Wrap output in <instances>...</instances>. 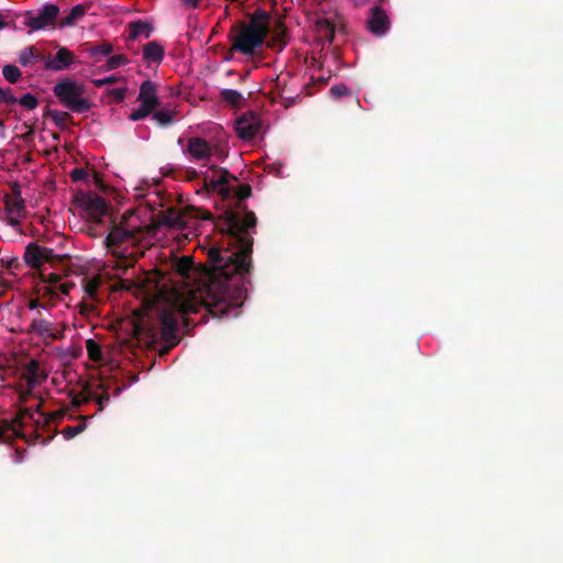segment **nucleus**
I'll return each instance as SVG.
<instances>
[{"label": "nucleus", "instance_id": "obj_1", "mask_svg": "<svg viewBox=\"0 0 563 563\" xmlns=\"http://www.w3.org/2000/svg\"><path fill=\"white\" fill-rule=\"evenodd\" d=\"M257 223L253 211L243 214L228 210L223 213L222 223H216L225 236L227 243L210 247L205 282L197 289L201 306L214 317L238 316V309L243 305L250 283L253 254V233Z\"/></svg>", "mask_w": 563, "mask_h": 563}, {"label": "nucleus", "instance_id": "obj_2", "mask_svg": "<svg viewBox=\"0 0 563 563\" xmlns=\"http://www.w3.org/2000/svg\"><path fill=\"white\" fill-rule=\"evenodd\" d=\"M271 20V15L265 10H255L247 23L233 29L236 33L230 36L231 51L250 57L254 56L269 35Z\"/></svg>", "mask_w": 563, "mask_h": 563}, {"label": "nucleus", "instance_id": "obj_3", "mask_svg": "<svg viewBox=\"0 0 563 563\" xmlns=\"http://www.w3.org/2000/svg\"><path fill=\"white\" fill-rule=\"evenodd\" d=\"M41 424L42 421L34 418L32 408H20L12 421H3L0 423V439L3 442L23 439L27 443L33 444L42 438L37 432Z\"/></svg>", "mask_w": 563, "mask_h": 563}, {"label": "nucleus", "instance_id": "obj_4", "mask_svg": "<svg viewBox=\"0 0 563 563\" xmlns=\"http://www.w3.org/2000/svg\"><path fill=\"white\" fill-rule=\"evenodd\" d=\"M178 321L173 312L163 310L158 314L157 325L148 324L144 321L137 324V330L143 332L152 342L162 341L166 346L162 350L167 353L178 344L177 332Z\"/></svg>", "mask_w": 563, "mask_h": 563}, {"label": "nucleus", "instance_id": "obj_5", "mask_svg": "<svg viewBox=\"0 0 563 563\" xmlns=\"http://www.w3.org/2000/svg\"><path fill=\"white\" fill-rule=\"evenodd\" d=\"M53 92L59 102L76 113H84L90 110L91 103L84 97L85 89L82 85L69 78L57 82Z\"/></svg>", "mask_w": 563, "mask_h": 563}, {"label": "nucleus", "instance_id": "obj_6", "mask_svg": "<svg viewBox=\"0 0 563 563\" xmlns=\"http://www.w3.org/2000/svg\"><path fill=\"white\" fill-rule=\"evenodd\" d=\"M230 179L236 180L227 169L216 165L210 166L203 174V186L209 191H218L224 197L231 195V188L228 186Z\"/></svg>", "mask_w": 563, "mask_h": 563}, {"label": "nucleus", "instance_id": "obj_7", "mask_svg": "<svg viewBox=\"0 0 563 563\" xmlns=\"http://www.w3.org/2000/svg\"><path fill=\"white\" fill-rule=\"evenodd\" d=\"M90 387L98 405V411H102L110 401V394L118 396L126 387V384L120 383L115 377H108L90 384Z\"/></svg>", "mask_w": 563, "mask_h": 563}, {"label": "nucleus", "instance_id": "obj_8", "mask_svg": "<svg viewBox=\"0 0 563 563\" xmlns=\"http://www.w3.org/2000/svg\"><path fill=\"white\" fill-rule=\"evenodd\" d=\"M23 24L31 31H40L46 27H54L59 15V8L56 4H45L43 9L34 15L32 11L24 12Z\"/></svg>", "mask_w": 563, "mask_h": 563}, {"label": "nucleus", "instance_id": "obj_9", "mask_svg": "<svg viewBox=\"0 0 563 563\" xmlns=\"http://www.w3.org/2000/svg\"><path fill=\"white\" fill-rule=\"evenodd\" d=\"M76 203L81 208L87 217L96 222H101V219L108 212V205L101 196L91 192H81L76 196Z\"/></svg>", "mask_w": 563, "mask_h": 563}, {"label": "nucleus", "instance_id": "obj_10", "mask_svg": "<svg viewBox=\"0 0 563 563\" xmlns=\"http://www.w3.org/2000/svg\"><path fill=\"white\" fill-rule=\"evenodd\" d=\"M137 240V231L128 230L121 225H113L104 240L108 249L112 250L113 255H118V250L125 243H134Z\"/></svg>", "mask_w": 563, "mask_h": 563}, {"label": "nucleus", "instance_id": "obj_11", "mask_svg": "<svg viewBox=\"0 0 563 563\" xmlns=\"http://www.w3.org/2000/svg\"><path fill=\"white\" fill-rule=\"evenodd\" d=\"M261 129V121L258 117L251 112L249 114H243L239 119H236L234 124V130L239 137L244 141L253 140Z\"/></svg>", "mask_w": 563, "mask_h": 563}, {"label": "nucleus", "instance_id": "obj_12", "mask_svg": "<svg viewBox=\"0 0 563 563\" xmlns=\"http://www.w3.org/2000/svg\"><path fill=\"white\" fill-rule=\"evenodd\" d=\"M367 27L376 36H382L387 33L390 27V21L382 7L375 5L371 9Z\"/></svg>", "mask_w": 563, "mask_h": 563}, {"label": "nucleus", "instance_id": "obj_13", "mask_svg": "<svg viewBox=\"0 0 563 563\" xmlns=\"http://www.w3.org/2000/svg\"><path fill=\"white\" fill-rule=\"evenodd\" d=\"M27 332L34 333L44 340H59L63 338V333L56 331L54 324L46 319H33Z\"/></svg>", "mask_w": 563, "mask_h": 563}, {"label": "nucleus", "instance_id": "obj_14", "mask_svg": "<svg viewBox=\"0 0 563 563\" xmlns=\"http://www.w3.org/2000/svg\"><path fill=\"white\" fill-rule=\"evenodd\" d=\"M186 153L195 161H206L211 157L212 147L202 137H190L187 141Z\"/></svg>", "mask_w": 563, "mask_h": 563}, {"label": "nucleus", "instance_id": "obj_15", "mask_svg": "<svg viewBox=\"0 0 563 563\" xmlns=\"http://www.w3.org/2000/svg\"><path fill=\"white\" fill-rule=\"evenodd\" d=\"M75 62V55L66 47H59L53 58L45 62V68L60 71L68 68Z\"/></svg>", "mask_w": 563, "mask_h": 563}, {"label": "nucleus", "instance_id": "obj_16", "mask_svg": "<svg viewBox=\"0 0 563 563\" xmlns=\"http://www.w3.org/2000/svg\"><path fill=\"white\" fill-rule=\"evenodd\" d=\"M269 34L267 46L282 51L287 44V30L279 20L275 22L274 26L271 25Z\"/></svg>", "mask_w": 563, "mask_h": 563}, {"label": "nucleus", "instance_id": "obj_17", "mask_svg": "<svg viewBox=\"0 0 563 563\" xmlns=\"http://www.w3.org/2000/svg\"><path fill=\"white\" fill-rule=\"evenodd\" d=\"M137 100L154 108L159 106L156 85L151 80H145L140 87Z\"/></svg>", "mask_w": 563, "mask_h": 563}, {"label": "nucleus", "instance_id": "obj_18", "mask_svg": "<svg viewBox=\"0 0 563 563\" xmlns=\"http://www.w3.org/2000/svg\"><path fill=\"white\" fill-rule=\"evenodd\" d=\"M4 208L8 214H15L16 217H24L25 201L21 197L20 191H15L4 197Z\"/></svg>", "mask_w": 563, "mask_h": 563}, {"label": "nucleus", "instance_id": "obj_19", "mask_svg": "<svg viewBox=\"0 0 563 563\" xmlns=\"http://www.w3.org/2000/svg\"><path fill=\"white\" fill-rule=\"evenodd\" d=\"M24 261L32 268L40 271L42 265L44 264L42 246L36 243H30L25 247Z\"/></svg>", "mask_w": 563, "mask_h": 563}, {"label": "nucleus", "instance_id": "obj_20", "mask_svg": "<svg viewBox=\"0 0 563 563\" xmlns=\"http://www.w3.org/2000/svg\"><path fill=\"white\" fill-rule=\"evenodd\" d=\"M164 55V47L156 41H151L143 46V59L147 63L159 64Z\"/></svg>", "mask_w": 563, "mask_h": 563}, {"label": "nucleus", "instance_id": "obj_21", "mask_svg": "<svg viewBox=\"0 0 563 563\" xmlns=\"http://www.w3.org/2000/svg\"><path fill=\"white\" fill-rule=\"evenodd\" d=\"M158 224L172 229H183L186 223L184 217L178 211L168 209L161 214Z\"/></svg>", "mask_w": 563, "mask_h": 563}, {"label": "nucleus", "instance_id": "obj_22", "mask_svg": "<svg viewBox=\"0 0 563 563\" xmlns=\"http://www.w3.org/2000/svg\"><path fill=\"white\" fill-rule=\"evenodd\" d=\"M314 26L317 34L321 38L330 43L334 40L335 26L330 20L325 18H319L317 19Z\"/></svg>", "mask_w": 563, "mask_h": 563}, {"label": "nucleus", "instance_id": "obj_23", "mask_svg": "<svg viewBox=\"0 0 563 563\" xmlns=\"http://www.w3.org/2000/svg\"><path fill=\"white\" fill-rule=\"evenodd\" d=\"M129 38L136 40L139 36L144 35L145 38H148L153 33V26L145 21H134L129 24Z\"/></svg>", "mask_w": 563, "mask_h": 563}, {"label": "nucleus", "instance_id": "obj_24", "mask_svg": "<svg viewBox=\"0 0 563 563\" xmlns=\"http://www.w3.org/2000/svg\"><path fill=\"white\" fill-rule=\"evenodd\" d=\"M40 277H41L42 283L46 284V286H44V288H43V291L45 294L55 295L56 287L58 286V284L62 280L60 275L57 273L45 274V273L41 272Z\"/></svg>", "mask_w": 563, "mask_h": 563}, {"label": "nucleus", "instance_id": "obj_25", "mask_svg": "<svg viewBox=\"0 0 563 563\" xmlns=\"http://www.w3.org/2000/svg\"><path fill=\"white\" fill-rule=\"evenodd\" d=\"M44 115L49 117L55 123V125L62 130L65 129L73 119L68 112L52 110L49 108H47Z\"/></svg>", "mask_w": 563, "mask_h": 563}, {"label": "nucleus", "instance_id": "obj_26", "mask_svg": "<svg viewBox=\"0 0 563 563\" xmlns=\"http://www.w3.org/2000/svg\"><path fill=\"white\" fill-rule=\"evenodd\" d=\"M85 13H86V7L84 4L75 5L66 16L62 18V20L59 22V26L64 27V26H69V25L75 24V22L77 20H79L80 18H82L85 15Z\"/></svg>", "mask_w": 563, "mask_h": 563}, {"label": "nucleus", "instance_id": "obj_27", "mask_svg": "<svg viewBox=\"0 0 563 563\" xmlns=\"http://www.w3.org/2000/svg\"><path fill=\"white\" fill-rule=\"evenodd\" d=\"M42 253L44 263H49L53 266L56 264L64 265L66 262L70 261V257L68 255L55 254L53 249H48L45 246H42Z\"/></svg>", "mask_w": 563, "mask_h": 563}, {"label": "nucleus", "instance_id": "obj_28", "mask_svg": "<svg viewBox=\"0 0 563 563\" xmlns=\"http://www.w3.org/2000/svg\"><path fill=\"white\" fill-rule=\"evenodd\" d=\"M95 62H99L100 57L108 56L113 52V46L109 42H102L97 45H92L87 49Z\"/></svg>", "mask_w": 563, "mask_h": 563}, {"label": "nucleus", "instance_id": "obj_29", "mask_svg": "<svg viewBox=\"0 0 563 563\" xmlns=\"http://www.w3.org/2000/svg\"><path fill=\"white\" fill-rule=\"evenodd\" d=\"M40 59H42V56L38 53H36L34 46L25 47L23 51H21L19 56V62L22 66L33 65Z\"/></svg>", "mask_w": 563, "mask_h": 563}, {"label": "nucleus", "instance_id": "obj_30", "mask_svg": "<svg viewBox=\"0 0 563 563\" xmlns=\"http://www.w3.org/2000/svg\"><path fill=\"white\" fill-rule=\"evenodd\" d=\"M192 268L194 260L190 256H183L178 258L174 264L175 272L183 277H188Z\"/></svg>", "mask_w": 563, "mask_h": 563}, {"label": "nucleus", "instance_id": "obj_31", "mask_svg": "<svg viewBox=\"0 0 563 563\" xmlns=\"http://www.w3.org/2000/svg\"><path fill=\"white\" fill-rule=\"evenodd\" d=\"M220 98L222 101L227 102L232 107H239L243 101V96L241 92L234 89H223L220 92Z\"/></svg>", "mask_w": 563, "mask_h": 563}, {"label": "nucleus", "instance_id": "obj_32", "mask_svg": "<svg viewBox=\"0 0 563 563\" xmlns=\"http://www.w3.org/2000/svg\"><path fill=\"white\" fill-rule=\"evenodd\" d=\"M86 349L88 356L93 362H100L103 360V353L101 345L96 342L93 339H88L86 341Z\"/></svg>", "mask_w": 563, "mask_h": 563}, {"label": "nucleus", "instance_id": "obj_33", "mask_svg": "<svg viewBox=\"0 0 563 563\" xmlns=\"http://www.w3.org/2000/svg\"><path fill=\"white\" fill-rule=\"evenodd\" d=\"M82 421H80L76 426H67L62 430V434L66 440H70L81 433L86 429V419L91 418L90 416L80 417Z\"/></svg>", "mask_w": 563, "mask_h": 563}, {"label": "nucleus", "instance_id": "obj_34", "mask_svg": "<svg viewBox=\"0 0 563 563\" xmlns=\"http://www.w3.org/2000/svg\"><path fill=\"white\" fill-rule=\"evenodd\" d=\"M92 393L93 391H92L90 385H87L80 394H76L71 398V405L76 408H79L80 406H82L91 400H95Z\"/></svg>", "mask_w": 563, "mask_h": 563}, {"label": "nucleus", "instance_id": "obj_35", "mask_svg": "<svg viewBox=\"0 0 563 563\" xmlns=\"http://www.w3.org/2000/svg\"><path fill=\"white\" fill-rule=\"evenodd\" d=\"M38 363L36 361H31L30 364L26 367V383L27 387H30V390L33 389L37 384H40L38 380Z\"/></svg>", "mask_w": 563, "mask_h": 563}, {"label": "nucleus", "instance_id": "obj_36", "mask_svg": "<svg viewBox=\"0 0 563 563\" xmlns=\"http://www.w3.org/2000/svg\"><path fill=\"white\" fill-rule=\"evenodd\" d=\"M154 109H155L154 107L146 104L144 102H141V106L137 109L133 110L129 114V119L131 121L142 120V119L146 118L147 115H150L151 113H153Z\"/></svg>", "mask_w": 563, "mask_h": 563}, {"label": "nucleus", "instance_id": "obj_37", "mask_svg": "<svg viewBox=\"0 0 563 563\" xmlns=\"http://www.w3.org/2000/svg\"><path fill=\"white\" fill-rule=\"evenodd\" d=\"M128 57L124 54H118L109 57L102 66L103 70H112L128 64Z\"/></svg>", "mask_w": 563, "mask_h": 563}, {"label": "nucleus", "instance_id": "obj_38", "mask_svg": "<svg viewBox=\"0 0 563 563\" xmlns=\"http://www.w3.org/2000/svg\"><path fill=\"white\" fill-rule=\"evenodd\" d=\"M2 75L11 84H15L22 76L20 69L14 65H5L2 68Z\"/></svg>", "mask_w": 563, "mask_h": 563}, {"label": "nucleus", "instance_id": "obj_39", "mask_svg": "<svg viewBox=\"0 0 563 563\" xmlns=\"http://www.w3.org/2000/svg\"><path fill=\"white\" fill-rule=\"evenodd\" d=\"M174 114L173 111H165V110H158L153 111V118L157 121V123L162 126L169 125L174 121Z\"/></svg>", "mask_w": 563, "mask_h": 563}, {"label": "nucleus", "instance_id": "obj_40", "mask_svg": "<svg viewBox=\"0 0 563 563\" xmlns=\"http://www.w3.org/2000/svg\"><path fill=\"white\" fill-rule=\"evenodd\" d=\"M16 103H19L20 106H22L29 110H33L37 107L38 100L35 96H33L31 93H25L21 98L18 99Z\"/></svg>", "mask_w": 563, "mask_h": 563}, {"label": "nucleus", "instance_id": "obj_41", "mask_svg": "<svg viewBox=\"0 0 563 563\" xmlns=\"http://www.w3.org/2000/svg\"><path fill=\"white\" fill-rule=\"evenodd\" d=\"M330 95L333 97V98H341V97H344V96H350L352 95V91L351 89L344 85V84H339V85H334L330 88Z\"/></svg>", "mask_w": 563, "mask_h": 563}, {"label": "nucleus", "instance_id": "obj_42", "mask_svg": "<svg viewBox=\"0 0 563 563\" xmlns=\"http://www.w3.org/2000/svg\"><path fill=\"white\" fill-rule=\"evenodd\" d=\"M99 285L100 283L98 278L87 279L84 286L85 292L91 298L96 297L99 289Z\"/></svg>", "mask_w": 563, "mask_h": 563}, {"label": "nucleus", "instance_id": "obj_43", "mask_svg": "<svg viewBox=\"0 0 563 563\" xmlns=\"http://www.w3.org/2000/svg\"><path fill=\"white\" fill-rule=\"evenodd\" d=\"M18 101V98L14 97L12 93V90L10 88L3 89L0 88V102L7 103V104H15Z\"/></svg>", "mask_w": 563, "mask_h": 563}, {"label": "nucleus", "instance_id": "obj_44", "mask_svg": "<svg viewBox=\"0 0 563 563\" xmlns=\"http://www.w3.org/2000/svg\"><path fill=\"white\" fill-rule=\"evenodd\" d=\"M128 88H114L109 90V96H111L117 102H122L126 96Z\"/></svg>", "mask_w": 563, "mask_h": 563}, {"label": "nucleus", "instance_id": "obj_45", "mask_svg": "<svg viewBox=\"0 0 563 563\" xmlns=\"http://www.w3.org/2000/svg\"><path fill=\"white\" fill-rule=\"evenodd\" d=\"M252 194V188L250 185H240L239 188H238V191H236V196L239 198V200H244L246 198H249Z\"/></svg>", "mask_w": 563, "mask_h": 563}, {"label": "nucleus", "instance_id": "obj_46", "mask_svg": "<svg viewBox=\"0 0 563 563\" xmlns=\"http://www.w3.org/2000/svg\"><path fill=\"white\" fill-rule=\"evenodd\" d=\"M119 80V77H115V76H109V77H104V78H101V79H93L92 80V84L96 86V87H102V86H106V85H111V84H114Z\"/></svg>", "mask_w": 563, "mask_h": 563}, {"label": "nucleus", "instance_id": "obj_47", "mask_svg": "<svg viewBox=\"0 0 563 563\" xmlns=\"http://www.w3.org/2000/svg\"><path fill=\"white\" fill-rule=\"evenodd\" d=\"M88 176V173L84 168H74L70 173V177L73 181H80L86 179Z\"/></svg>", "mask_w": 563, "mask_h": 563}, {"label": "nucleus", "instance_id": "obj_48", "mask_svg": "<svg viewBox=\"0 0 563 563\" xmlns=\"http://www.w3.org/2000/svg\"><path fill=\"white\" fill-rule=\"evenodd\" d=\"M75 284L71 282L59 283L56 287L63 295H68L70 289L74 288Z\"/></svg>", "mask_w": 563, "mask_h": 563}, {"label": "nucleus", "instance_id": "obj_49", "mask_svg": "<svg viewBox=\"0 0 563 563\" xmlns=\"http://www.w3.org/2000/svg\"><path fill=\"white\" fill-rule=\"evenodd\" d=\"M20 218L21 217H16L15 214H8L5 222L10 227H16L20 224Z\"/></svg>", "mask_w": 563, "mask_h": 563}, {"label": "nucleus", "instance_id": "obj_50", "mask_svg": "<svg viewBox=\"0 0 563 563\" xmlns=\"http://www.w3.org/2000/svg\"><path fill=\"white\" fill-rule=\"evenodd\" d=\"M32 390H33V389H31V390H30V387H27V390H26V391H24V393H22V394L20 395V400H21L22 402H26V401H27V399H29V397L32 395Z\"/></svg>", "mask_w": 563, "mask_h": 563}, {"label": "nucleus", "instance_id": "obj_51", "mask_svg": "<svg viewBox=\"0 0 563 563\" xmlns=\"http://www.w3.org/2000/svg\"><path fill=\"white\" fill-rule=\"evenodd\" d=\"M185 5L190 8H196L199 4L200 0H180Z\"/></svg>", "mask_w": 563, "mask_h": 563}, {"label": "nucleus", "instance_id": "obj_52", "mask_svg": "<svg viewBox=\"0 0 563 563\" xmlns=\"http://www.w3.org/2000/svg\"><path fill=\"white\" fill-rule=\"evenodd\" d=\"M57 416H58V413L54 412V413H51V415L44 417L43 423L46 424V423L53 422L57 418Z\"/></svg>", "mask_w": 563, "mask_h": 563}, {"label": "nucleus", "instance_id": "obj_53", "mask_svg": "<svg viewBox=\"0 0 563 563\" xmlns=\"http://www.w3.org/2000/svg\"><path fill=\"white\" fill-rule=\"evenodd\" d=\"M27 307H29V309L33 310V309L41 307V303L37 299H32L29 301Z\"/></svg>", "mask_w": 563, "mask_h": 563}, {"label": "nucleus", "instance_id": "obj_54", "mask_svg": "<svg viewBox=\"0 0 563 563\" xmlns=\"http://www.w3.org/2000/svg\"><path fill=\"white\" fill-rule=\"evenodd\" d=\"M187 175L189 179H196L199 177V174L194 168L187 169Z\"/></svg>", "mask_w": 563, "mask_h": 563}, {"label": "nucleus", "instance_id": "obj_55", "mask_svg": "<svg viewBox=\"0 0 563 563\" xmlns=\"http://www.w3.org/2000/svg\"><path fill=\"white\" fill-rule=\"evenodd\" d=\"M93 309L91 305L82 303L80 307V313H88Z\"/></svg>", "mask_w": 563, "mask_h": 563}, {"label": "nucleus", "instance_id": "obj_56", "mask_svg": "<svg viewBox=\"0 0 563 563\" xmlns=\"http://www.w3.org/2000/svg\"><path fill=\"white\" fill-rule=\"evenodd\" d=\"M200 213H201L200 217L203 220H211L212 219V214L209 211H200Z\"/></svg>", "mask_w": 563, "mask_h": 563}, {"label": "nucleus", "instance_id": "obj_57", "mask_svg": "<svg viewBox=\"0 0 563 563\" xmlns=\"http://www.w3.org/2000/svg\"><path fill=\"white\" fill-rule=\"evenodd\" d=\"M41 408H42V404H38L35 408H32V409H33L34 415L40 413L41 416L44 417V413L41 411Z\"/></svg>", "mask_w": 563, "mask_h": 563}, {"label": "nucleus", "instance_id": "obj_58", "mask_svg": "<svg viewBox=\"0 0 563 563\" xmlns=\"http://www.w3.org/2000/svg\"><path fill=\"white\" fill-rule=\"evenodd\" d=\"M18 266L19 262L16 260H12L8 265L9 268H16Z\"/></svg>", "mask_w": 563, "mask_h": 563}, {"label": "nucleus", "instance_id": "obj_59", "mask_svg": "<svg viewBox=\"0 0 563 563\" xmlns=\"http://www.w3.org/2000/svg\"><path fill=\"white\" fill-rule=\"evenodd\" d=\"M8 25H9V23L4 22L2 16H0V29H3L5 26H8Z\"/></svg>", "mask_w": 563, "mask_h": 563}, {"label": "nucleus", "instance_id": "obj_60", "mask_svg": "<svg viewBox=\"0 0 563 563\" xmlns=\"http://www.w3.org/2000/svg\"><path fill=\"white\" fill-rule=\"evenodd\" d=\"M356 5H362L366 0H353Z\"/></svg>", "mask_w": 563, "mask_h": 563}, {"label": "nucleus", "instance_id": "obj_61", "mask_svg": "<svg viewBox=\"0 0 563 563\" xmlns=\"http://www.w3.org/2000/svg\"><path fill=\"white\" fill-rule=\"evenodd\" d=\"M186 311H196V308L188 306L186 307Z\"/></svg>", "mask_w": 563, "mask_h": 563}, {"label": "nucleus", "instance_id": "obj_62", "mask_svg": "<svg viewBox=\"0 0 563 563\" xmlns=\"http://www.w3.org/2000/svg\"><path fill=\"white\" fill-rule=\"evenodd\" d=\"M2 369H3V366H2V365H0V371H2Z\"/></svg>", "mask_w": 563, "mask_h": 563}, {"label": "nucleus", "instance_id": "obj_63", "mask_svg": "<svg viewBox=\"0 0 563 563\" xmlns=\"http://www.w3.org/2000/svg\"><path fill=\"white\" fill-rule=\"evenodd\" d=\"M380 2H384L385 0H379Z\"/></svg>", "mask_w": 563, "mask_h": 563}]
</instances>
